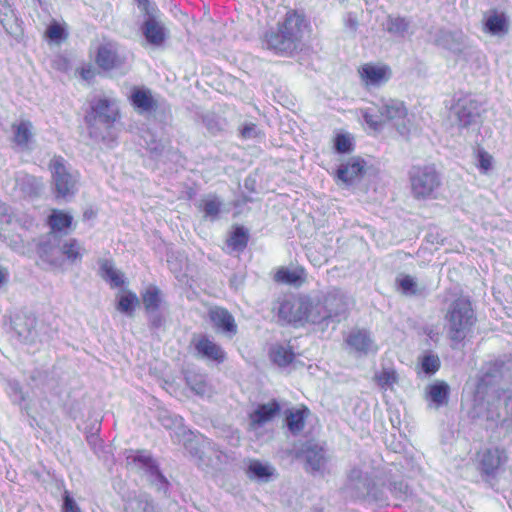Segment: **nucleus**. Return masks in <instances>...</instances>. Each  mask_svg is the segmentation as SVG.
<instances>
[{"label":"nucleus","mask_w":512,"mask_h":512,"mask_svg":"<svg viewBox=\"0 0 512 512\" xmlns=\"http://www.w3.org/2000/svg\"><path fill=\"white\" fill-rule=\"evenodd\" d=\"M307 27L304 15L294 10L288 11L277 29L266 32V46L276 53L291 55L300 49Z\"/></svg>","instance_id":"f257e3e1"},{"label":"nucleus","mask_w":512,"mask_h":512,"mask_svg":"<svg viewBox=\"0 0 512 512\" xmlns=\"http://www.w3.org/2000/svg\"><path fill=\"white\" fill-rule=\"evenodd\" d=\"M362 115L373 130H380L386 121H390L402 136H406L410 131L407 109L401 101L382 99L379 104L363 109Z\"/></svg>","instance_id":"f03ea898"},{"label":"nucleus","mask_w":512,"mask_h":512,"mask_svg":"<svg viewBox=\"0 0 512 512\" xmlns=\"http://www.w3.org/2000/svg\"><path fill=\"white\" fill-rule=\"evenodd\" d=\"M118 118L116 102L101 98L93 102L91 111L86 115L89 136L96 142L114 141V124Z\"/></svg>","instance_id":"7ed1b4c3"},{"label":"nucleus","mask_w":512,"mask_h":512,"mask_svg":"<svg viewBox=\"0 0 512 512\" xmlns=\"http://www.w3.org/2000/svg\"><path fill=\"white\" fill-rule=\"evenodd\" d=\"M445 321L448 337L455 343L465 339L476 323V314L470 299L459 296L447 307Z\"/></svg>","instance_id":"20e7f679"},{"label":"nucleus","mask_w":512,"mask_h":512,"mask_svg":"<svg viewBox=\"0 0 512 512\" xmlns=\"http://www.w3.org/2000/svg\"><path fill=\"white\" fill-rule=\"evenodd\" d=\"M410 192L416 200L436 199L442 185L440 172L434 165H414L408 171Z\"/></svg>","instance_id":"39448f33"},{"label":"nucleus","mask_w":512,"mask_h":512,"mask_svg":"<svg viewBox=\"0 0 512 512\" xmlns=\"http://www.w3.org/2000/svg\"><path fill=\"white\" fill-rule=\"evenodd\" d=\"M51 186L57 199H70L77 192L79 173L61 156H54L48 164Z\"/></svg>","instance_id":"423d86ee"},{"label":"nucleus","mask_w":512,"mask_h":512,"mask_svg":"<svg viewBox=\"0 0 512 512\" xmlns=\"http://www.w3.org/2000/svg\"><path fill=\"white\" fill-rule=\"evenodd\" d=\"M183 446L197 467L204 471L218 469L223 462L222 452L207 438L193 433L184 441Z\"/></svg>","instance_id":"0eeeda50"},{"label":"nucleus","mask_w":512,"mask_h":512,"mask_svg":"<svg viewBox=\"0 0 512 512\" xmlns=\"http://www.w3.org/2000/svg\"><path fill=\"white\" fill-rule=\"evenodd\" d=\"M512 361L510 358L497 359L487 363L483 368L478 388L480 390L496 387V392L505 391L512 382Z\"/></svg>","instance_id":"6e6552de"},{"label":"nucleus","mask_w":512,"mask_h":512,"mask_svg":"<svg viewBox=\"0 0 512 512\" xmlns=\"http://www.w3.org/2000/svg\"><path fill=\"white\" fill-rule=\"evenodd\" d=\"M480 102L471 95L457 98L451 107L452 121L459 128H468L477 125L480 119Z\"/></svg>","instance_id":"1a4fd4ad"},{"label":"nucleus","mask_w":512,"mask_h":512,"mask_svg":"<svg viewBox=\"0 0 512 512\" xmlns=\"http://www.w3.org/2000/svg\"><path fill=\"white\" fill-rule=\"evenodd\" d=\"M295 458L303 460L306 471L311 474L323 473L328 462L324 446L313 440H308L296 448Z\"/></svg>","instance_id":"9d476101"},{"label":"nucleus","mask_w":512,"mask_h":512,"mask_svg":"<svg viewBox=\"0 0 512 512\" xmlns=\"http://www.w3.org/2000/svg\"><path fill=\"white\" fill-rule=\"evenodd\" d=\"M96 63L105 71L121 70L126 73L129 69L127 56L120 52L118 45L113 42H107L99 46Z\"/></svg>","instance_id":"9b49d317"},{"label":"nucleus","mask_w":512,"mask_h":512,"mask_svg":"<svg viewBox=\"0 0 512 512\" xmlns=\"http://www.w3.org/2000/svg\"><path fill=\"white\" fill-rule=\"evenodd\" d=\"M309 305V297H289L279 299L273 307L279 319L287 323L303 322L305 311Z\"/></svg>","instance_id":"f8f14e48"},{"label":"nucleus","mask_w":512,"mask_h":512,"mask_svg":"<svg viewBox=\"0 0 512 512\" xmlns=\"http://www.w3.org/2000/svg\"><path fill=\"white\" fill-rule=\"evenodd\" d=\"M63 239L55 232H49L38 248L40 258L53 268L62 267L64 253H62Z\"/></svg>","instance_id":"ddd939ff"},{"label":"nucleus","mask_w":512,"mask_h":512,"mask_svg":"<svg viewBox=\"0 0 512 512\" xmlns=\"http://www.w3.org/2000/svg\"><path fill=\"white\" fill-rule=\"evenodd\" d=\"M320 299L329 321L340 322L348 309L346 295L340 289L332 288L323 294Z\"/></svg>","instance_id":"4468645a"},{"label":"nucleus","mask_w":512,"mask_h":512,"mask_svg":"<svg viewBox=\"0 0 512 512\" xmlns=\"http://www.w3.org/2000/svg\"><path fill=\"white\" fill-rule=\"evenodd\" d=\"M37 320L33 315L17 314L12 319V329L18 340L24 344H34L38 339Z\"/></svg>","instance_id":"2eb2a0df"},{"label":"nucleus","mask_w":512,"mask_h":512,"mask_svg":"<svg viewBox=\"0 0 512 512\" xmlns=\"http://www.w3.org/2000/svg\"><path fill=\"white\" fill-rule=\"evenodd\" d=\"M372 479L358 468L350 470L345 484V491L353 498H362L370 494Z\"/></svg>","instance_id":"dca6fc26"},{"label":"nucleus","mask_w":512,"mask_h":512,"mask_svg":"<svg viewBox=\"0 0 512 512\" xmlns=\"http://www.w3.org/2000/svg\"><path fill=\"white\" fill-rule=\"evenodd\" d=\"M129 100L134 109L141 114L151 113L159 108L158 100L154 98L152 91L144 86L132 87Z\"/></svg>","instance_id":"f3484780"},{"label":"nucleus","mask_w":512,"mask_h":512,"mask_svg":"<svg viewBox=\"0 0 512 512\" xmlns=\"http://www.w3.org/2000/svg\"><path fill=\"white\" fill-rule=\"evenodd\" d=\"M209 320L216 331L233 337L237 333V324L233 315L222 307H213L208 312Z\"/></svg>","instance_id":"a211bd4d"},{"label":"nucleus","mask_w":512,"mask_h":512,"mask_svg":"<svg viewBox=\"0 0 512 512\" xmlns=\"http://www.w3.org/2000/svg\"><path fill=\"white\" fill-rule=\"evenodd\" d=\"M158 420L165 429L172 431L171 437L174 442L184 443L193 434L191 430L184 426L182 417L173 415L166 410L159 412Z\"/></svg>","instance_id":"6ab92c4d"},{"label":"nucleus","mask_w":512,"mask_h":512,"mask_svg":"<svg viewBox=\"0 0 512 512\" xmlns=\"http://www.w3.org/2000/svg\"><path fill=\"white\" fill-rule=\"evenodd\" d=\"M361 81L366 87L380 86L390 78V69L386 66H377L374 64H364L358 70Z\"/></svg>","instance_id":"aec40b11"},{"label":"nucleus","mask_w":512,"mask_h":512,"mask_svg":"<svg viewBox=\"0 0 512 512\" xmlns=\"http://www.w3.org/2000/svg\"><path fill=\"white\" fill-rule=\"evenodd\" d=\"M507 461V454L503 449L492 447L479 453V465L483 473L493 474Z\"/></svg>","instance_id":"412c9836"},{"label":"nucleus","mask_w":512,"mask_h":512,"mask_svg":"<svg viewBox=\"0 0 512 512\" xmlns=\"http://www.w3.org/2000/svg\"><path fill=\"white\" fill-rule=\"evenodd\" d=\"M366 163L359 157L351 158L337 169V177L343 183L352 185L359 181L365 173Z\"/></svg>","instance_id":"4be33fe9"},{"label":"nucleus","mask_w":512,"mask_h":512,"mask_svg":"<svg viewBox=\"0 0 512 512\" xmlns=\"http://www.w3.org/2000/svg\"><path fill=\"white\" fill-rule=\"evenodd\" d=\"M16 188L24 197L36 198L43 190V182L41 178L33 175L19 172L15 177Z\"/></svg>","instance_id":"5701e85b"},{"label":"nucleus","mask_w":512,"mask_h":512,"mask_svg":"<svg viewBox=\"0 0 512 512\" xmlns=\"http://www.w3.org/2000/svg\"><path fill=\"white\" fill-rule=\"evenodd\" d=\"M194 346L198 354L209 360L220 363L225 359L224 350L206 335H200L198 338H195Z\"/></svg>","instance_id":"b1692460"},{"label":"nucleus","mask_w":512,"mask_h":512,"mask_svg":"<svg viewBox=\"0 0 512 512\" xmlns=\"http://www.w3.org/2000/svg\"><path fill=\"white\" fill-rule=\"evenodd\" d=\"M142 32L148 43L159 46L165 40V28L158 18L145 19Z\"/></svg>","instance_id":"393cba45"},{"label":"nucleus","mask_w":512,"mask_h":512,"mask_svg":"<svg viewBox=\"0 0 512 512\" xmlns=\"http://www.w3.org/2000/svg\"><path fill=\"white\" fill-rule=\"evenodd\" d=\"M346 341L350 347L360 353L367 354L377 349L366 330H353Z\"/></svg>","instance_id":"a878e982"},{"label":"nucleus","mask_w":512,"mask_h":512,"mask_svg":"<svg viewBox=\"0 0 512 512\" xmlns=\"http://www.w3.org/2000/svg\"><path fill=\"white\" fill-rule=\"evenodd\" d=\"M280 411V406L277 401L273 400L267 404H261L257 409L250 414L251 425L260 427L266 422L270 421Z\"/></svg>","instance_id":"bb28decb"},{"label":"nucleus","mask_w":512,"mask_h":512,"mask_svg":"<svg viewBox=\"0 0 512 512\" xmlns=\"http://www.w3.org/2000/svg\"><path fill=\"white\" fill-rule=\"evenodd\" d=\"M124 512H157L150 495L146 493L129 496L124 504Z\"/></svg>","instance_id":"cd10ccee"},{"label":"nucleus","mask_w":512,"mask_h":512,"mask_svg":"<svg viewBox=\"0 0 512 512\" xmlns=\"http://www.w3.org/2000/svg\"><path fill=\"white\" fill-rule=\"evenodd\" d=\"M186 384L197 395L209 396L212 392L207 381V376L194 370H187L185 373Z\"/></svg>","instance_id":"c85d7f7f"},{"label":"nucleus","mask_w":512,"mask_h":512,"mask_svg":"<svg viewBox=\"0 0 512 512\" xmlns=\"http://www.w3.org/2000/svg\"><path fill=\"white\" fill-rule=\"evenodd\" d=\"M435 41L438 45L453 51L460 50L463 42V34L461 32H453L441 29L437 32Z\"/></svg>","instance_id":"c756f323"},{"label":"nucleus","mask_w":512,"mask_h":512,"mask_svg":"<svg viewBox=\"0 0 512 512\" xmlns=\"http://www.w3.org/2000/svg\"><path fill=\"white\" fill-rule=\"evenodd\" d=\"M141 301L145 312H152L160 309L163 302L161 290L155 285H149L141 293Z\"/></svg>","instance_id":"7c9ffc66"},{"label":"nucleus","mask_w":512,"mask_h":512,"mask_svg":"<svg viewBox=\"0 0 512 512\" xmlns=\"http://www.w3.org/2000/svg\"><path fill=\"white\" fill-rule=\"evenodd\" d=\"M274 468L268 464H263L258 460L250 461L246 470L247 476L261 482H268L274 475Z\"/></svg>","instance_id":"2f4dec72"},{"label":"nucleus","mask_w":512,"mask_h":512,"mask_svg":"<svg viewBox=\"0 0 512 512\" xmlns=\"http://www.w3.org/2000/svg\"><path fill=\"white\" fill-rule=\"evenodd\" d=\"M449 385L444 381H437L428 387V397L436 408L448 403Z\"/></svg>","instance_id":"473e14b6"},{"label":"nucleus","mask_w":512,"mask_h":512,"mask_svg":"<svg viewBox=\"0 0 512 512\" xmlns=\"http://www.w3.org/2000/svg\"><path fill=\"white\" fill-rule=\"evenodd\" d=\"M486 30L493 35L505 34L508 31V22L504 13L492 11L485 19Z\"/></svg>","instance_id":"72a5a7b5"},{"label":"nucleus","mask_w":512,"mask_h":512,"mask_svg":"<svg viewBox=\"0 0 512 512\" xmlns=\"http://www.w3.org/2000/svg\"><path fill=\"white\" fill-rule=\"evenodd\" d=\"M270 359L280 367L289 365L294 359V352L288 345L276 344L270 348Z\"/></svg>","instance_id":"f704fd0d"},{"label":"nucleus","mask_w":512,"mask_h":512,"mask_svg":"<svg viewBox=\"0 0 512 512\" xmlns=\"http://www.w3.org/2000/svg\"><path fill=\"white\" fill-rule=\"evenodd\" d=\"M12 128L14 131L15 143L22 148H28V145L33 137L32 123L27 120H22L19 124H14Z\"/></svg>","instance_id":"c9c22d12"},{"label":"nucleus","mask_w":512,"mask_h":512,"mask_svg":"<svg viewBox=\"0 0 512 512\" xmlns=\"http://www.w3.org/2000/svg\"><path fill=\"white\" fill-rule=\"evenodd\" d=\"M303 321L313 324H320L322 322H326L328 324V322H330L323 309V304L320 298L317 302H314L309 298V305L305 311Z\"/></svg>","instance_id":"e433bc0d"},{"label":"nucleus","mask_w":512,"mask_h":512,"mask_svg":"<svg viewBox=\"0 0 512 512\" xmlns=\"http://www.w3.org/2000/svg\"><path fill=\"white\" fill-rule=\"evenodd\" d=\"M100 275L105 281L109 282L112 287H120L124 283L122 273L114 267L110 260L100 261Z\"/></svg>","instance_id":"4c0bfd02"},{"label":"nucleus","mask_w":512,"mask_h":512,"mask_svg":"<svg viewBox=\"0 0 512 512\" xmlns=\"http://www.w3.org/2000/svg\"><path fill=\"white\" fill-rule=\"evenodd\" d=\"M398 290L405 296H422L425 289L419 287L415 278L410 275H401L396 279Z\"/></svg>","instance_id":"58836bf2"},{"label":"nucleus","mask_w":512,"mask_h":512,"mask_svg":"<svg viewBox=\"0 0 512 512\" xmlns=\"http://www.w3.org/2000/svg\"><path fill=\"white\" fill-rule=\"evenodd\" d=\"M305 273L304 269H288L280 268L275 274V281L285 284L299 285L304 281Z\"/></svg>","instance_id":"ea45409f"},{"label":"nucleus","mask_w":512,"mask_h":512,"mask_svg":"<svg viewBox=\"0 0 512 512\" xmlns=\"http://www.w3.org/2000/svg\"><path fill=\"white\" fill-rule=\"evenodd\" d=\"M398 380L399 376L393 368H382L381 371L376 372L374 375V381L383 390L393 389Z\"/></svg>","instance_id":"a19ab883"},{"label":"nucleus","mask_w":512,"mask_h":512,"mask_svg":"<svg viewBox=\"0 0 512 512\" xmlns=\"http://www.w3.org/2000/svg\"><path fill=\"white\" fill-rule=\"evenodd\" d=\"M85 249L76 239H63L62 253L71 263L80 261Z\"/></svg>","instance_id":"79ce46f5"},{"label":"nucleus","mask_w":512,"mask_h":512,"mask_svg":"<svg viewBox=\"0 0 512 512\" xmlns=\"http://www.w3.org/2000/svg\"><path fill=\"white\" fill-rule=\"evenodd\" d=\"M139 304V298L132 291H126L118 296L117 310L125 313L128 316H132L135 307Z\"/></svg>","instance_id":"37998d69"},{"label":"nucleus","mask_w":512,"mask_h":512,"mask_svg":"<svg viewBox=\"0 0 512 512\" xmlns=\"http://www.w3.org/2000/svg\"><path fill=\"white\" fill-rule=\"evenodd\" d=\"M133 462L143 470L146 479L159 469L157 462L151 457V455L141 452L133 457Z\"/></svg>","instance_id":"c03bdc74"},{"label":"nucleus","mask_w":512,"mask_h":512,"mask_svg":"<svg viewBox=\"0 0 512 512\" xmlns=\"http://www.w3.org/2000/svg\"><path fill=\"white\" fill-rule=\"evenodd\" d=\"M248 238V231L244 227H236L227 240V245L235 251H243L247 246Z\"/></svg>","instance_id":"a18cd8bd"},{"label":"nucleus","mask_w":512,"mask_h":512,"mask_svg":"<svg viewBox=\"0 0 512 512\" xmlns=\"http://www.w3.org/2000/svg\"><path fill=\"white\" fill-rule=\"evenodd\" d=\"M72 217L63 212H53L49 217V225L51 227L50 232H55L61 236V232L64 228L71 225Z\"/></svg>","instance_id":"49530a36"},{"label":"nucleus","mask_w":512,"mask_h":512,"mask_svg":"<svg viewBox=\"0 0 512 512\" xmlns=\"http://www.w3.org/2000/svg\"><path fill=\"white\" fill-rule=\"evenodd\" d=\"M142 139L146 145V148L155 156L160 155L165 148V145L161 140L157 139L155 134L151 130H146L142 134Z\"/></svg>","instance_id":"de8ad7c7"},{"label":"nucleus","mask_w":512,"mask_h":512,"mask_svg":"<svg viewBox=\"0 0 512 512\" xmlns=\"http://www.w3.org/2000/svg\"><path fill=\"white\" fill-rule=\"evenodd\" d=\"M306 411L307 410H296L294 412H290L287 415V418H286L287 426L293 434H297L304 429V426H305L304 413Z\"/></svg>","instance_id":"09e8293b"},{"label":"nucleus","mask_w":512,"mask_h":512,"mask_svg":"<svg viewBox=\"0 0 512 512\" xmlns=\"http://www.w3.org/2000/svg\"><path fill=\"white\" fill-rule=\"evenodd\" d=\"M409 26V21L402 17H389L387 21L388 32L398 36H404L407 33Z\"/></svg>","instance_id":"8fccbe9b"},{"label":"nucleus","mask_w":512,"mask_h":512,"mask_svg":"<svg viewBox=\"0 0 512 512\" xmlns=\"http://www.w3.org/2000/svg\"><path fill=\"white\" fill-rule=\"evenodd\" d=\"M147 481L156 488V490L158 492H162L164 494L167 493L168 491V488H169V481L167 480V478L162 474V472L160 471V469H158L157 471H154L153 474H151L148 478H147Z\"/></svg>","instance_id":"3c124183"},{"label":"nucleus","mask_w":512,"mask_h":512,"mask_svg":"<svg viewBox=\"0 0 512 512\" xmlns=\"http://www.w3.org/2000/svg\"><path fill=\"white\" fill-rule=\"evenodd\" d=\"M221 202L216 197H211L203 201V211L205 216L212 219L216 218L220 212Z\"/></svg>","instance_id":"603ef678"},{"label":"nucleus","mask_w":512,"mask_h":512,"mask_svg":"<svg viewBox=\"0 0 512 512\" xmlns=\"http://www.w3.org/2000/svg\"><path fill=\"white\" fill-rule=\"evenodd\" d=\"M477 166L484 174L492 168V156L481 148L477 150Z\"/></svg>","instance_id":"864d4df0"},{"label":"nucleus","mask_w":512,"mask_h":512,"mask_svg":"<svg viewBox=\"0 0 512 512\" xmlns=\"http://www.w3.org/2000/svg\"><path fill=\"white\" fill-rule=\"evenodd\" d=\"M421 366L426 374H434L440 367V360L436 355H426L422 359Z\"/></svg>","instance_id":"5fc2aeb1"},{"label":"nucleus","mask_w":512,"mask_h":512,"mask_svg":"<svg viewBox=\"0 0 512 512\" xmlns=\"http://www.w3.org/2000/svg\"><path fill=\"white\" fill-rule=\"evenodd\" d=\"M203 124L211 134H216L223 130V124L221 120L215 115H205L203 117Z\"/></svg>","instance_id":"6e6d98bb"},{"label":"nucleus","mask_w":512,"mask_h":512,"mask_svg":"<svg viewBox=\"0 0 512 512\" xmlns=\"http://www.w3.org/2000/svg\"><path fill=\"white\" fill-rule=\"evenodd\" d=\"M335 149L339 153H348L352 149V142L349 136L339 134L335 138Z\"/></svg>","instance_id":"4d7b16f0"},{"label":"nucleus","mask_w":512,"mask_h":512,"mask_svg":"<svg viewBox=\"0 0 512 512\" xmlns=\"http://www.w3.org/2000/svg\"><path fill=\"white\" fill-rule=\"evenodd\" d=\"M146 314L150 328L158 329L164 325L165 318L160 309L154 310L152 312H146Z\"/></svg>","instance_id":"13d9d810"},{"label":"nucleus","mask_w":512,"mask_h":512,"mask_svg":"<svg viewBox=\"0 0 512 512\" xmlns=\"http://www.w3.org/2000/svg\"><path fill=\"white\" fill-rule=\"evenodd\" d=\"M62 512H81L75 500L70 496L68 491L64 492Z\"/></svg>","instance_id":"bf43d9fd"},{"label":"nucleus","mask_w":512,"mask_h":512,"mask_svg":"<svg viewBox=\"0 0 512 512\" xmlns=\"http://www.w3.org/2000/svg\"><path fill=\"white\" fill-rule=\"evenodd\" d=\"M344 25L349 34L354 37L359 25L356 15L351 12L348 13L345 17Z\"/></svg>","instance_id":"052dcab7"},{"label":"nucleus","mask_w":512,"mask_h":512,"mask_svg":"<svg viewBox=\"0 0 512 512\" xmlns=\"http://www.w3.org/2000/svg\"><path fill=\"white\" fill-rule=\"evenodd\" d=\"M46 34L52 40H61L64 36V30L60 25L53 24L48 27Z\"/></svg>","instance_id":"680f3d73"},{"label":"nucleus","mask_w":512,"mask_h":512,"mask_svg":"<svg viewBox=\"0 0 512 512\" xmlns=\"http://www.w3.org/2000/svg\"><path fill=\"white\" fill-rule=\"evenodd\" d=\"M138 8L141 10V12L144 13L146 19L158 18V10L155 5L151 3V1H149L146 5L139 6Z\"/></svg>","instance_id":"e2e57ef3"},{"label":"nucleus","mask_w":512,"mask_h":512,"mask_svg":"<svg viewBox=\"0 0 512 512\" xmlns=\"http://www.w3.org/2000/svg\"><path fill=\"white\" fill-rule=\"evenodd\" d=\"M138 8L141 10V12L144 13L146 19L158 18V10L155 5L151 3V1H149L146 5L139 6Z\"/></svg>","instance_id":"0e129e2a"},{"label":"nucleus","mask_w":512,"mask_h":512,"mask_svg":"<svg viewBox=\"0 0 512 512\" xmlns=\"http://www.w3.org/2000/svg\"><path fill=\"white\" fill-rule=\"evenodd\" d=\"M259 134L257 126L253 123L246 124L241 130V135L244 138H255Z\"/></svg>","instance_id":"69168bd1"},{"label":"nucleus","mask_w":512,"mask_h":512,"mask_svg":"<svg viewBox=\"0 0 512 512\" xmlns=\"http://www.w3.org/2000/svg\"><path fill=\"white\" fill-rule=\"evenodd\" d=\"M408 486L403 482L393 483L391 487L392 493L400 498L402 495H405L407 493Z\"/></svg>","instance_id":"338daca9"},{"label":"nucleus","mask_w":512,"mask_h":512,"mask_svg":"<svg viewBox=\"0 0 512 512\" xmlns=\"http://www.w3.org/2000/svg\"><path fill=\"white\" fill-rule=\"evenodd\" d=\"M9 246L15 251H22L24 249V240L17 236L15 239L10 240Z\"/></svg>","instance_id":"774afa93"}]
</instances>
